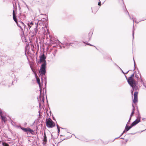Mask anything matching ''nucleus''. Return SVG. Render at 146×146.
I'll list each match as a JSON object with an SVG mask.
<instances>
[{
    "instance_id": "nucleus-1",
    "label": "nucleus",
    "mask_w": 146,
    "mask_h": 146,
    "mask_svg": "<svg viewBox=\"0 0 146 146\" xmlns=\"http://www.w3.org/2000/svg\"><path fill=\"white\" fill-rule=\"evenodd\" d=\"M13 18L14 21H15V22L17 23V26L20 28L22 32L24 33L23 29L22 28V27H24V28H25L26 26L22 22H20V24H19L17 22V21L16 18V11L14 9L13 11Z\"/></svg>"
},
{
    "instance_id": "nucleus-2",
    "label": "nucleus",
    "mask_w": 146,
    "mask_h": 146,
    "mask_svg": "<svg viewBox=\"0 0 146 146\" xmlns=\"http://www.w3.org/2000/svg\"><path fill=\"white\" fill-rule=\"evenodd\" d=\"M38 46H26L25 51L28 53L31 54H34L36 51L37 52L38 50Z\"/></svg>"
},
{
    "instance_id": "nucleus-3",
    "label": "nucleus",
    "mask_w": 146,
    "mask_h": 146,
    "mask_svg": "<svg viewBox=\"0 0 146 146\" xmlns=\"http://www.w3.org/2000/svg\"><path fill=\"white\" fill-rule=\"evenodd\" d=\"M135 77L137 80V84L138 86L139 87L141 86V84H140V83H143V81L141 78V75L140 73L139 72L137 74H135Z\"/></svg>"
},
{
    "instance_id": "nucleus-4",
    "label": "nucleus",
    "mask_w": 146,
    "mask_h": 146,
    "mask_svg": "<svg viewBox=\"0 0 146 146\" xmlns=\"http://www.w3.org/2000/svg\"><path fill=\"white\" fill-rule=\"evenodd\" d=\"M46 65L45 63L42 64L39 71V73L42 76L45 75L46 72Z\"/></svg>"
},
{
    "instance_id": "nucleus-5",
    "label": "nucleus",
    "mask_w": 146,
    "mask_h": 146,
    "mask_svg": "<svg viewBox=\"0 0 146 146\" xmlns=\"http://www.w3.org/2000/svg\"><path fill=\"white\" fill-rule=\"evenodd\" d=\"M46 126L48 127L52 128L55 126V123L50 118L46 119Z\"/></svg>"
},
{
    "instance_id": "nucleus-6",
    "label": "nucleus",
    "mask_w": 146,
    "mask_h": 146,
    "mask_svg": "<svg viewBox=\"0 0 146 146\" xmlns=\"http://www.w3.org/2000/svg\"><path fill=\"white\" fill-rule=\"evenodd\" d=\"M134 76V74H132L127 79V81L130 86L132 85V84H134V85L135 84H137L136 81L133 78Z\"/></svg>"
},
{
    "instance_id": "nucleus-7",
    "label": "nucleus",
    "mask_w": 146,
    "mask_h": 146,
    "mask_svg": "<svg viewBox=\"0 0 146 146\" xmlns=\"http://www.w3.org/2000/svg\"><path fill=\"white\" fill-rule=\"evenodd\" d=\"M39 57L40 58V61L38 62V63L40 64L42 62H43L42 64L45 63L46 65V62L45 60L46 58L44 54H43L40 56Z\"/></svg>"
},
{
    "instance_id": "nucleus-8",
    "label": "nucleus",
    "mask_w": 146,
    "mask_h": 146,
    "mask_svg": "<svg viewBox=\"0 0 146 146\" xmlns=\"http://www.w3.org/2000/svg\"><path fill=\"white\" fill-rule=\"evenodd\" d=\"M138 111V117H137V119L135 121H134L133 122L132 124H131L132 125V126H134L135 125H136V124L138 123H139L140 121V116L139 115V111Z\"/></svg>"
},
{
    "instance_id": "nucleus-9",
    "label": "nucleus",
    "mask_w": 146,
    "mask_h": 146,
    "mask_svg": "<svg viewBox=\"0 0 146 146\" xmlns=\"http://www.w3.org/2000/svg\"><path fill=\"white\" fill-rule=\"evenodd\" d=\"M21 128L23 131L26 132H29L31 133H32L34 132V131L33 130H32L29 128H25L23 127H21Z\"/></svg>"
},
{
    "instance_id": "nucleus-10",
    "label": "nucleus",
    "mask_w": 146,
    "mask_h": 146,
    "mask_svg": "<svg viewBox=\"0 0 146 146\" xmlns=\"http://www.w3.org/2000/svg\"><path fill=\"white\" fill-rule=\"evenodd\" d=\"M130 86L132 87V90H131V93L132 94H133V92L135 90H137L138 89V86H137V84H135V85L133 84L132 85Z\"/></svg>"
},
{
    "instance_id": "nucleus-11",
    "label": "nucleus",
    "mask_w": 146,
    "mask_h": 146,
    "mask_svg": "<svg viewBox=\"0 0 146 146\" xmlns=\"http://www.w3.org/2000/svg\"><path fill=\"white\" fill-rule=\"evenodd\" d=\"M33 25V23L32 21H29L27 23V25L29 28H31Z\"/></svg>"
},
{
    "instance_id": "nucleus-12",
    "label": "nucleus",
    "mask_w": 146,
    "mask_h": 146,
    "mask_svg": "<svg viewBox=\"0 0 146 146\" xmlns=\"http://www.w3.org/2000/svg\"><path fill=\"white\" fill-rule=\"evenodd\" d=\"M1 117L2 120L5 122V123L7 121V118L5 116H3L2 115H1L0 116Z\"/></svg>"
},
{
    "instance_id": "nucleus-13",
    "label": "nucleus",
    "mask_w": 146,
    "mask_h": 146,
    "mask_svg": "<svg viewBox=\"0 0 146 146\" xmlns=\"http://www.w3.org/2000/svg\"><path fill=\"white\" fill-rule=\"evenodd\" d=\"M36 79L37 81V82L39 85V86L40 87L41 85V84L40 79L38 77H36Z\"/></svg>"
},
{
    "instance_id": "nucleus-14",
    "label": "nucleus",
    "mask_w": 146,
    "mask_h": 146,
    "mask_svg": "<svg viewBox=\"0 0 146 146\" xmlns=\"http://www.w3.org/2000/svg\"><path fill=\"white\" fill-rule=\"evenodd\" d=\"M133 102L135 104L137 102V97H134Z\"/></svg>"
},
{
    "instance_id": "nucleus-15",
    "label": "nucleus",
    "mask_w": 146,
    "mask_h": 146,
    "mask_svg": "<svg viewBox=\"0 0 146 146\" xmlns=\"http://www.w3.org/2000/svg\"><path fill=\"white\" fill-rule=\"evenodd\" d=\"M44 138L43 139V141H46L47 139H46V136L45 133L44 134V136H43Z\"/></svg>"
},
{
    "instance_id": "nucleus-16",
    "label": "nucleus",
    "mask_w": 146,
    "mask_h": 146,
    "mask_svg": "<svg viewBox=\"0 0 146 146\" xmlns=\"http://www.w3.org/2000/svg\"><path fill=\"white\" fill-rule=\"evenodd\" d=\"M129 129H130L129 127H128V126L127 125V124L126 126L125 129V130L126 131H128Z\"/></svg>"
},
{
    "instance_id": "nucleus-17",
    "label": "nucleus",
    "mask_w": 146,
    "mask_h": 146,
    "mask_svg": "<svg viewBox=\"0 0 146 146\" xmlns=\"http://www.w3.org/2000/svg\"><path fill=\"white\" fill-rule=\"evenodd\" d=\"M134 113V112L132 111V112H131V114L130 115V118L129 119V121H130L131 118V117L132 116H133V115Z\"/></svg>"
},
{
    "instance_id": "nucleus-18",
    "label": "nucleus",
    "mask_w": 146,
    "mask_h": 146,
    "mask_svg": "<svg viewBox=\"0 0 146 146\" xmlns=\"http://www.w3.org/2000/svg\"><path fill=\"white\" fill-rule=\"evenodd\" d=\"M138 92H135L134 94V97H137Z\"/></svg>"
},
{
    "instance_id": "nucleus-19",
    "label": "nucleus",
    "mask_w": 146,
    "mask_h": 146,
    "mask_svg": "<svg viewBox=\"0 0 146 146\" xmlns=\"http://www.w3.org/2000/svg\"><path fill=\"white\" fill-rule=\"evenodd\" d=\"M2 145L3 146H9L8 144L5 142L3 143Z\"/></svg>"
},
{
    "instance_id": "nucleus-20",
    "label": "nucleus",
    "mask_w": 146,
    "mask_h": 146,
    "mask_svg": "<svg viewBox=\"0 0 146 146\" xmlns=\"http://www.w3.org/2000/svg\"><path fill=\"white\" fill-rule=\"evenodd\" d=\"M38 31V30L36 28L34 29V33L35 34H36Z\"/></svg>"
},
{
    "instance_id": "nucleus-21",
    "label": "nucleus",
    "mask_w": 146,
    "mask_h": 146,
    "mask_svg": "<svg viewBox=\"0 0 146 146\" xmlns=\"http://www.w3.org/2000/svg\"><path fill=\"white\" fill-rule=\"evenodd\" d=\"M39 98H40V100H41V98H42V101L44 102V99L43 97L42 96L41 97L40 95V96Z\"/></svg>"
},
{
    "instance_id": "nucleus-22",
    "label": "nucleus",
    "mask_w": 146,
    "mask_h": 146,
    "mask_svg": "<svg viewBox=\"0 0 146 146\" xmlns=\"http://www.w3.org/2000/svg\"><path fill=\"white\" fill-rule=\"evenodd\" d=\"M59 48H65V46H58Z\"/></svg>"
},
{
    "instance_id": "nucleus-23",
    "label": "nucleus",
    "mask_w": 146,
    "mask_h": 146,
    "mask_svg": "<svg viewBox=\"0 0 146 146\" xmlns=\"http://www.w3.org/2000/svg\"><path fill=\"white\" fill-rule=\"evenodd\" d=\"M140 84H142L143 85V86L146 88V86L145 84L143 82V83H140Z\"/></svg>"
},
{
    "instance_id": "nucleus-24",
    "label": "nucleus",
    "mask_w": 146,
    "mask_h": 146,
    "mask_svg": "<svg viewBox=\"0 0 146 146\" xmlns=\"http://www.w3.org/2000/svg\"><path fill=\"white\" fill-rule=\"evenodd\" d=\"M132 106H133V111H132L134 112V111L135 110V107L133 105H132Z\"/></svg>"
},
{
    "instance_id": "nucleus-25",
    "label": "nucleus",
    "mask_w": 146,
    "mask_h": 146,
    "mask_svg": "<svg viewBox=\"0 0 146 146\" xmlns=\"http://www.w3.org/2000/svg\"><path fill=\"white\" fill-rule=\"evenodd\" d=\"M58 130V133H59V132H60V128L59 127H58V129H57Z\"/></svg>"
},
{
    "instance_id": "nucleus-26",
    "label": "nucleus",
    "mask_w": 146,
    "mask_h": 146,
    "mask_svg": "<svg viewBox=\"0 0 146 146\" xmlns=\"http://www.w3.org/2000/svg\"><path fill=\"white\" fill-rule=\"evenodd\" d=\"M100 4H101V2H100V1L99 2L98 5H100Z\"/></svg>"
},
{
    "instance_id": "nucleus-27",
    "label": "nucleus",
    "mask_w": 146,
    "mask_h": 146,
    "mask_svg": "<svg viewBox=\"0 0 146 146\" xmlns=\"http://www.w3.org/2000/svg\"><path fill=\"white\" fill-rule=\"evenodd\" d=\"M133 126H132V125L131 124V125L129 127L128 126V127L130 129Z\"/></svg>"
},
{
    "instance_id": "nucleus-28",
    "label": "nucleus",
    "mask_w": 146,
    "mask_h": 146,
    "mask_svg": "<svg viewBox=\"0 0 146 146\" xmlns=\"http://www.w3.org/2000/svg\"><path fill=\"white\" fill-rule=\"evenodd\" d=\"M120 69H121V70L123 74H125V72H124L123 71V70H122L121 68H120Z\"/></svg>"
},
{
    "instance_id": "nucleus-29",
    "label": "nucleus",
    "mask_w": 146,
    "mask_h": 146,
    "mask_svg": "<svg viewBox=\"0 0 146 146\" xmlns=\"http://www.w3.org/2000/svg\"><path fill=\"white\" fill-rule=\"evenodd\" d=\"M133 61H134V66H135V61L134 60V59H133Z\"/></svg>"
},
{
    "instance_id": "nucleus-30",
    "label": "nucleus",
    "mask_w": 146,
    "mask_h": 146,
    "mask_svg": "<svg viewBox=\"0 0 146 146\" xmlns=\"http://www.w3.org/2000/svg\"><path fill=\"white\" fill-rule=\"evenodd\" d=\"M123 133H122L121 134V135L119 137H120L121 136V135H123Z\"/></svg>"
},
{
    "instance_id": "nucleus-31",
    "label": "nucleus",
    "mask_w": 146,
    "mask_h": 146,
    "mask_svg": "<svg viewBox=\"0 0 146 146\" xmlns=\"http://www.w3.org/2000/svg\"><path fill=\"white\" fill-rule=\"evenodd\" d=\"M129 71H127V72H126L125 73V74H127L129 72Z\"/></svg>"
},
{
    "instance_id": "nucleus-32",
    "label": "nucleus",
    "mask_w": 146,
    "mask_h": 146,
    "mask_svg": "<svg viewBox=\"0 0 146 146\" xmlns=\"http://www.w3.org/2000/svg\"><path fill=\"white\" fill-rule=\"evenodd\" d=\"M130 121L129 120V121H128V122L127 123V124H128V123H129V122Z\"/></svg>"
},
{
    "instance_id": "nucleus-33",
    "label": "nucleus",
    "mask_w": 146,
    "mask_h": 146,
    "mask_svg": "<svg viewBox=\"0 0 146 146\" xmlns=\"http://www.w3.org/2000/svg\"><path fill=\"white\" fill-rule=\"evenodd\" d=\"M125 78H126V79H127H127L128 78H127V76H126L125 75Z\"/></svg>"
},
{
    "instance_id": "nucleus-34",
    "label": "nucleus",
    "mask_w": 146,
    "mask_h": 146,
    "mask_svg": "<svg viewBox=\"0 0 146 146\" xmlns=\"http://www.w3.org/2000/svg\"><path fill=\"white\" fill-rule=\"evenodd\" d=\"M126 131H125V129L123 131V133H125V132Z\"/></svg>"
},
{
    "instance_id": "nucleus-35",
    "label": "nucleus",
    "mask_w": 146,
    "mask_h": 146,
    "mask_svg": "<svg viewBox=\"0 0 146 146\" xmlns=\"http://www.w3.org/2000/svg\"><path fill=\"white\" fill-rule=\"evenodd\" d=\"M56 126H57V128H58V127H59V126H58V125H57Z\"/></svg>"
},
{
    "instance_id": "nucleus-36",
    "label": "nucleus",
    "mask_w": 146,
    "mask_h": 146,
    "mask_svg": "<svg viewBox=\"0 0 146 146\" xmlns=\"http://www.w3.org/2000/svg\"><path fill=\"white\" fill-rule=\"evenodd\" d=\"M97 49H98V48H96V47H95V46H94Z\"/></svg>"
},
{
    "instance_id": "nucleus-37",
    "label": "nucleus",
    "mask_w": 146,
    "mask_h": 146,
    "mask_svg": "<svg viewBox=\"0 0 146 146\" xmlns=\"http://www.w3.org/2000/svg\"><path fill=\"white\" fill-rule=\"evenodd\" d=\"M42 46V48H43V47H44V46Z\"/></svg>"
},
{
    "instance_id": "nucleus-38",
    "label": "nucleus",
    "mask_w": 146,
    "mask_h": 146,
    "mask_svg": "<svg viewBox=\"0 0 146 146\" xmlns=\"http://www.w3.org/2000/svg\"><path fill=\"white\" fill-rule=\"evenodd\" d=\"M115 64V65H116L117 66H117L116 65V64Z\"/></svg>"
},
{
    "instance_id": "nucleus-39",
    "label": "nucleus",
    "mask_w": 146,
    "mask_h": 146,
    "mask_svg": "<svg viewBox=\"0 0 146 146\" xmlns=\"http://www.w3.org/2000/svg\"><path fill=\"white\" fill-rule=\"evenodd\" d=\"M133 23H134V20H133Z\"/></svg>"
},
{
    "instance_id": "nucleus-40",
    "label": "nucleus",
    "mask_w": 146,
    "mask_h": 146,
    "mask_svg": "<svg viewBox=\"0 0 146 146\" xmlns=\"http://www.w3.org/2000/svg\"><path fill=\"white\" fill-rule=\"evenodd\" d=\"M133 34H134V33L133 32Z\"/></svg>"
},
{
    "instance_id": "nucleus-41",
    "label": "nucleus",
    "mask_w": 146,
    "mask_h": 146,
    "mask_svg": "<svg viewBox=\"0 0 146 146\" xmlns=\"http://www.w3.org/2000/svg\"><path fill=\"white\" fill-rule=\"evenodd\" d=\"M40 93H41V91L40 90Z\"/></svg>"
},
{
    "instance_id": "nucleus-42",
    "label": "nucleus",
    "mask_w": 146,
    "mask_h": 146,
    "mask_svg": "<svg viewBox=\"0 0 146 146\" xmlns=\"http://www.w3.org/2000/svg\"><path fill=\"white\" fill-rule=\"evenodd\" d=\"M66 48L67 49V48H68V47L67 48Z\"/></svg>"
},
{
    "instance_id": "nucleus-43",
    "label": "nucleus",
    "mask_w": 146,
    "mask_h": 146,
    "mask_svg": "<svg viewBox=\"0 0 146 146\" xmlns=\"http://www.w3.org/2000/svg\"><path fill=\"white\" fill-rule=\"evenodd\" d=\"M47 48L48 49V48L47 47Z\"/></svg>"
},
{
    "instance_id": "nucleus-44",
    "label": "nucleus",
    "mask_w": 146,
    "mask_h": 146,
    "mask_svg": "<svg viewBox=\"0 0 146 146\" xmlns=\"http://www.w3.org/2000/svg\"><path fill=\"white\" fill-rule=\"evenodd\" d=\"M90 46H92V45H90Z\"/></svg>"
},
{
    "instance_id": "nucleus-45",
    "label": "nucleus",
    "mask_w": 146,
    "mask_h": 146,
    "mask_svg": "<svg viewBox=\"0 0 146 146\" xmlns=\"http://www.w3.org/2000/svg\"><path fill=\"white\" fill-rule=\"evenodd\" d=\"M118 67H119V68L120 69V68L119 67V66H118Z\"/></svg>"
},
{
    "instance_id": "nucleus-46",
    "label": "nucleus",
    "mask_w": 146,
    "mask_h": 146,
    "mask_svg": "<svg viewBox=\"0 0 146 146\" xmlns=\"http://www.w3.org/2000/svg\"><path fill=\"white\" fill-rule=\"evenodd\" d=\"M47 31L48 32V30H47Z\"/></svg>"
},
{
    "instance_id": "nucleus-47",
    "label": "nucleus",
    "mask_w": 146,
    "mask_h": 146,
    "mask_svg": "<svg viewBox=\"0 0 146 146\" xmlns=\"http://www.w3.org/2000/svg\"><path fill=\"white\" fill-rule=\"evenodd\" d=\"M37 99H38V100H39V99H38V98H37Z\"/></svg>"
}]
</instances>
